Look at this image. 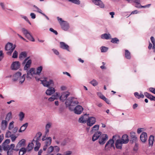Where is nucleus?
<instances>
[{
  "instance_id": "4d7b16f0",
  "label": "nucleus",
  "mask_w": 155,
  "mask_h": 155,
  "mask_svg": "<svg viewBox=\"0 0 155 155\" xmlns=\"http://www.w3.org/2000/svg\"><path fill=\"white\" fill-rule=\"evenodd\" d=\"M149 91L155 94V88L153 87H150L149 89Z\"/></svg>"
},
{
  "instance_id": "7ed1b4c3",
  "label": "nucleus",
  "mask_w": 155,
  "mask_h": 155,
  "mask_svg": "<svg viewBox=\"0 0 155 155\" xmlns=\"http://www.w3.org/2000/svg\"><path fill=\"white\" fill-rule=\"evenodd\" d=\"M57 19L63 30L65 31H68L69 30L70 27L69 23L68 21L64 20L59 17H57Z\"/></svg>"
},
{
  "instance_id": "c03bdc74",
  "label": "nucleus",
  "mask_w": 155,
  "mask_h": 155,
  "mask_svg": "<svg viewBox=\"0 0 155 155\" xmlns=\"http://www.w3.org/2000/svg\"><path fill=\"white\" fill-rule=\"evenodd\" d=\"M69 140L68 139H64L63 141L61 142V146H64L66 145L67 143L68 142Z\"/></svg>"
},
{
  "instance_id": "f8f14e48",
  "label": "nucleus",
  "mask_w": 155,
  "mask_h": 155,
  "mask_svg": "<svg viewBox=\"0 0 155 155\" xmlns=\"http://www.w3.org/2000/svg\"><path fill=\"white\" fill-rule=\"evenodd\" d=\"M83 110V108L81 106L78 105L75 107L73 110L75 114H80L82 113Z\"/></svg>"
},
{
  "instance_id": "864d4df0",
  "label": "nucleus",
  "mask_w": 155,
  "mask_h": 155,
  "mask_svg": "<svg viewBox=\"0 0 155 155\" xmlns=\"http://www.w3.org/2000/svg\"><path fill=\"white\" fill-rule=\"evenodd\" d=\"M135 144L134 146L133 150L134 151H137V150L138 149V144L136 142L135 143Z\"/></svg>"
},
{
  "instance_id": "4468645a",
  "label": "nucleus",
  "mask_w": 155,
  "mask_h": 155,
  "mask_svg": "<svg viewBox=\"0 0 155 155\" xmlns=\"http://www.w3.org/2000/svg\"><path fill=\"white\" fill-rule=\"evenodd\" d=\"M29 58V57H27L23 62V64H25V65L24 68H29L30 67L32 61L31 59L28 60Z\"/></svg>"
},
{
  "instance_id": "c9c22d12",
  "label": "nucleus",
  "mask_w": 155,
  "mask_h": 155,
  "mask_svg": "<svg viewBox=\"0 0 155 155\" xmlns=\"http://www.w3.org/2000/svg\"><path fill=\"white\" fill-rule=\"evenodd\" d=\"M33 7L34 8V11L41 14L42 12V10L37 6L34 5Z\"/></svg>"
},
{
  "instance_id": "c85d7f7f",
  "label": "nucleus",
  "mask_w": 155,
  "mask_h": 155,
  "mask_svg": "<svg viewBox=\"0 0 155 155\" xmlns=\"http://www.w3.org/2000/svg\"><path fill=\"white\" fill-rule=\"evenodd\" d=\"M28 125V123H26L23 124L20 127V129L18 130L19 133L22 132L24 131L26 129V128Z\"/></svg>"
},
{
  "instance_id": "cd10ccee",
  "label": "nucleus",
  "mask_w": 155,
  "mask_h": 155,
  "mask_svg": "<svg viewBox=\"0 0 155 155\" xmlns=\"http://www.w3.org/2000/svg\"><path fill=\"white\" fill-rule=\"evenodd\" d=\"M38 134L39 135V137L37 138L36 140H34V139L33 141V142L34 143H35L36 146H39L40 147L41 144L38 141L40 138L41 136V134L40 132L38 133Z\"/></svg>"
},
{
  "instance_id": "13d9d810",
  "label": "nucleus",
  "mask_w": 155,
  "mask_h": 155,
  "mask_svg": "<svg viewBox=\"0 0 155 155\" xmlns=\"http://www.w3.org/2000/svg\"><path fill=\"white\" fill-rule=\"evenodd\" d=\"M49 30L51 32H53L54 33L55 35H57L58 34V32L57 31L54 30L52 28H50L49 29Z\"/></svg>"
},
{
  "instance_id": "7c9ffc66",
  "label": "nucleus",
  "mask_w": 155,
  "mask_h": 155,
  "mask_svg": "<svg viewBox=\"0 0 155 155\" xmlns=\"http://www.w3.org/2000/svg\"><path fill=\"white\" fill-rule=\"evenodd\" d=\"M124 55L126 59H130L131 58V56L130 53L128 50H125Z\"/></svg>"
},
{
  "instance_id": "4be33fe9",
  "label": "nucleus",
  "mask_w": 155,
  "mask_h": 155,
  "mask_svg": "<svg viewBox=\"0 0 155 155\" xmlns=\"http://www.w3.org/2000/svg\"><path fill=\"white\" fill-rule=\"evenodd\" d=\"M101 37L103 39L109 40L111 39V35L109 33H104L101 35Z\"/></svg>"
},
{
  "instance_id": "09e8293b",
  "label": "nucleus",
  "mask_w": 155,
  "mask_h": 155,
  "mask_svg": "<svg viewBox=\"0 0 155 155\" xmlns=\"http://www.w3.org/2000/svg\"><path fill=\"white\" fill-rule=\"evenodd\" d=\"M18 56V52L16 51H15L13 54L12 57L13 58H17Z\"/></svg>"
},
{
  "instance_id": "e433bc0d",
  "label": "nucleus",
  "mask_w": 155,
  "mask_h": 155,
  "mask_svg": "<svg viewBox=\"0 0 155 155\" xmlns=\"http://www.w3.org/2000/svg\"><path fill=\"white\" fill-rule=\"evenodd\" d=\"M25 114L22 112H20L18 116L19 118V120L20 121H22L25 117Z\"/></svg>"
},
{
  "instance_id": "6ab92c4d",
  "label": "nucleus",
  "mask_w": 155,
  "mask_h": 155,
  "mask_svg": "<svg viewBox=\"0 0 155 155\" xmlns=\"http://www.w3.org/2000/svg\"><path fill=\"white\" fill-rule=\"evenodd\" d=\"M92 2L96 5L99 6L101 8H104V5L101 0H91Z\"/></svg>"
},
{
  "instance_id": "aec40b11",
  "label": "nucleus",
  "mask_w": 155,
  "mask_h": 155,
  "mask_svg": "<svg viewBox=\"0 0 155 155\" xmlns=\"http://www.w3.org/2000/svg\"><path fill=\"white\" fill-rule=\"evenodd\" d=\"M60 47L63 50H66L69 52L70 51L69 50V46L64 42H60Z\"/></svg>"
},
{
  "instance_id": "9b49d317",
  "label": "nucleus",
  "mask_w": 155,
  "mask_h": 155,
  "mask_svg": "<svg viewBox=\"0 0 155 155\" xmlns=\"http://www.w3.org/2000/svg\"><path fill=\"white\" fill-rule=\"evenodd\" d=\"M130 141L132 143L137 142L138 141V138L137 137L136 133L133 131H131L130 133Z\"/></svg>"
},
{
  "instance_id": "f3484780",
  "label": "nucleus",
  "mask_w": 155,
  "mask_h": 155,
  "mask_svg": "<svg viewBox=\"0 0 155 155\" xmlns=\"http://www.w3.org/2000/svg\"><path fill=\"white\" fill-rule=\"evenodd\" d=\"M140 139L143 143H145L147 139V133L145 132H143L140 135Z\"/></svg>"
},
{
  "instance_id": "0eeeda50",
  "label": "nucleus",
  "mask_w": 155,
  "mask_h": 155,
  "mask_svg": "<svg viewBox=\"0 0 155 155\" xmlns=\"http://www.w3.org/2000/svg\"><path fill=\"white\" fill-rule=\"evenodd\" d=\"M116 137L115 135L113 136V139H110L106 143L105 147V150L106 151L110 150L111 148H113L115 149V147L114 146V142L113 139Z\"/></svg>"
},
{
  "instance_id": "f704fd0d",
  "label": "nucleus",
  "mask_w": 155,
  "mask_h": 155,
  "mask_svg": "<svg viewBox=\"0 0 155 155\" xmlns=\"http://www.w3.org/2000/svg\"><path fill=\"white\" fill-rule=\"evenodd\" d=\"M134 95L138 99H140V98H143L144 97V95L142 94H140L137 92H135L134 93Z\"/></svg>"
},
{
  "instance_id": "2f4dec72",
  "label": "nucleus",
  "mask_w": 155,
  "mask_h": 155,
  "mask_svg": "<svg viewBox=\"0 0 155 155\" xmlns=\"http://www.w3.org/2000/svg\"><path fill=\"white\" fill-rule=\"evenodd\" d=\"M0 6L1 9L4 11H6L7 8L5 3L3 2H0Z\"/></svg>"
},
{
  "instance_id": "9d476101",
  "label": "nucleus",
  "mask_w": 155,
  "mask_h": 155,
  "mask_svg": "<svg viewBox=\"0 0 155 155\" xmlns=\"http://www.w3.org/2000/svg\"><path fill=\"white\" fill-rule=\"evenodd\" d=\"M96 121V118L94 117H88L87 122V124L88 126L91 127L92 126Z\"/></svg>"
},
{
  "instance_id": "423d86ee",
  "label": "nucleus",
  "mask_w": 155,
  "mask_h": 155,
  "mask_svg": "<svg viewBox=\"0 0 155 155\" xmlns=\"http://www.w3.org/2000/svg\"><path fill=\"white\" fill-rule=\"evenodd\" d=\"M16 47V45L15 44H13L11 42L7 43L5 47V50L8 51L7 52V54L9 55H11Z\"/></svg>"
},
{
  "instance_id": "a211bd4d",
  "label": "nucleus",
  "mask_w": 155,
  "mask_h": 155,
  "mask_svg": "<svg viewBox=\"0 0 155 155\" xmlns=\"http://www.w3.org/2000/svg\"><path fill=\"white\" fill-rule=\"evenodd\" d=\"M70 93L68 91L62 92L61 96L60 97V99L62 101H64L66 99L68 96H69Z\"/></svg>"
},
{
  "instance_id": "69168bd1",
  "label": "nucleus",
  "mask_w": 155,
  "mask_h": 155,
  "mask_svg": "<svg viewBox=\"0 0 155 155\" xmlns=\"http://www.w3.org/2000/svg\"><path fill=\"white\" fill-rule=\"evenodd\" d=\"M103 100L104 101H105L106 102V103H107V104H110V101L108 99H107L106 97H104V99H103Z\"/></svg>"
},
{
  "instance_id": "b1692460",
  "label": "nucleus",
  "mask_w": 155,
  "mask_h": 155,
  "mask_svg": "<svg viewBox=\"0 0 155 155\" xmlns=\"http://www.w3.org/2000/svg\"><path fill=\"white\" fill-rule=\"evenodd\" d=\"M8 125V122L6 120H2L1 123V128L3 130H5L7 128Z\"/></svg>"
},
{
  "instance_id": "473e14b6",
  "label": "nucleus",
  "mask_w": 155,
  "mask_h": 155,
  "mask_svg": "<svg viewBox=\"0 0 155 155\" xmlns=\"http://www.w3.org/2000/svg\"><path fill=\"white\" fill-rule=\"evenodd\" d=\"M19 150V155H23L27 151V149L25 147H22Z\"/></svg>"
},
{
  "instance_id": "f257e3e1",
  "label": "nucleus",
  "mask_w": 155,
  "mask_h": 155,
  "mask_svg": "<svg viewBox=\"0 0 155 155\" xmlns=\"http://www.w3.org/2000/svg\"><path fill=\"white\" fill-rule=\"evenodd\" d=\"M24 70H26L27 75V79L29 80L33 77H34L37 81H40L41 83L45 87H48V88L46 90V94L47 95L50 96L53 94L55 92V89L53 87H49L50 86H53L54 83L52 80H48L47 78H45L43 80H41L40 78H38L36 76H39L42 71V68H24Z\"/></svg>"
},
{
  "instance_id": "6e6d98bb",
  "label": "nucleus",
  "mask_w": 155,
  "mask_h": 155,
  "mask_svg": "<svg viewBox=\"0 0 155 155\" xmlns=\"http://www.w3.org/2000/svg\"><path fill=\"white\" fill-rule=\"evenodd\" d=\"M54 150L55 151L57 152H58L60 150V148L58 146H55L54 147Z\"/></svg>"
},
{
  "instance_id": "39448f33",
  "label": "nucleus",
  "mask_w": 155,
  "mask_h": 155,
  "mask_svg": "<svg viewBox=\"0 0 155 155\" xmlns=\"http://www.w3.org/2000/svg\"><path fill=\"white\" fill-rule=\"evenodd\" d=\"M79 104V102L77 99L74 97H69L67 99L65 102V104L67 107H69V109L71 110L73 109L71 107V106H74Z\"/></svg>"
},
{
  "instance_id": "774afa93",
  "label": "nucleus",
  "mask_w": 155,
  "mask_h": 155,
  "mask_svg": "<svg viewBox=\"0 0 155 155\" xmlns=\"http://www.w3.org/2000/svg\"><path fill=\"white\" fill-rule=\"evenodd\" d=\"M153 44V52H155V40L151 42Z\"/></svg>"
},
{
  "instance_id": "ea45409f",
  "label": "nucleus",
  "mask_w": 155,
  "mask_h": 155,
  "mask_svg": "<svg viewBox=\"0 0 155 155\" xmlns=\"http://www.w3.org/2000/svg\"><path fill=\"white\" fill-rule=\"evenodd\" d=\"M100 49L101 52H106L108 50V48L105 46H102L101 47Z\"/></svg>"
},
{
  "instance_id": "680f3d73",
  "label": "nucleus",
  "mask_w": 155,
  "mask_h": 155,
  "mask_svg": "<svg viewBox=\"0 0 155 155\" xmlns=\"http://www.w3.org/2000/svg\"><path fill=\"white\" fill-rule=\"evenodd\" d=\"M53 139L55 140V141L56 142V143L58 144L60 143V141L58 140V139H56L55 137L54 136L53 137Z\"/></svg>"
},
{
  "instance_id": "5701e85b",
  "label": "nucleus",
  "mask_w": 155,
  "mask_h": 155,
  "mask_svg": "<svg viewBox=\"0 0 155 155\" xmlns=\"http://www.w3.org/2000/svg\"><path fill=\"white\" fill-rule=\"evenodd\" d=\"M58 93L56 92L48 99V101L49 102H52L54 101L55 100L58 99Z\"/></svg>"
},
{
  "instance_id": "6e6552de",
  "label": "nucleus",
  "mask_w": 155,
  "mask_h": 155,
  "mask_svg": "<svg viewBox=\"0 0 155 155\" xmlns=\"http://www.w3.org/2000/svg\"><path fill=\"white\" fill-rule=\"evenodd\" d=\"M21 31L24 35L26 38L32 41H35L34 38L27 29L24 28H22L21 29Z\"/></svg>"
},
{
  "instance_id": "1a4fd4ad",
  "label": "nucleus",
  "mask_w": 155,
  "mask_h": 155,
  "mask_svg": "<svg viewBox=\"0 0 155 155\" xmlns=\"http://www.w3.org/2000/svg\"><path fill=\"white\" fill-rule=\"evenodd\" d=\"M108 136L105 134H102L99 138L98 142L101 145L104 144L107 140L108 139Z\"/></svg>"
},
{
  "instance_id": "412c9836",
  "label": "nucleus",
  "mask_w": 155,
  "mask_h": 155,
  "mask_svg": "<svg viewBox=\"0 0 155 155\" xmlns=\"http://www.w3.org/2000/svg\"><path fill=\"white\" fill-rule=\"evenodd\" d=\"M101 135V132L97 131L93 135L92 140L93 141H94L97 140Z\"/></svg>"
},
{
  "instance_id": "a878e982",
  "label": "nucleus",
  "mask_w": 155,
  "mask_h": 155,
  "mask_svg": "<svg viewBox=\"0 0 155 155\" xmlns=\"http://www.w3.org/2000/svg\"><path fill=\"white\" fill-rule=\"evenodd\" d=\"M20 63L18 61H15L12 62L11 68H20Z\"/></svg>"
},
{
  "instance_id": "0e129e2a",
  "label": "nucleus",
  "mask_w": 155,
  "mask_h": 155,
  "mask_svg": "<svg viewBox=\"0 0 155 155\" xmlns=\"http://www.w3.org/2000/svg\"><path fill=\"white\" fill-rule=\"evenodd\" d=\"M30 15L31 18L33 19H35L36 18V15L34 13H31L30 14Z\"/></svg>"
},
{
  "instance_id": "052dcab7",
  "label": "nucleus",
  "mask_w": 155,
  "mask_h": 155,
  "mask_svg": "<svg viewBox=\"0 0 155 155\" xmlns=\"http://www.w3.org/2000/svg\"><path fill=\"white\" fill-rule=\"evenodd\" d=\"M15 145L13 144H12L10 146H9V149H10V150H14V148L15 147Z\"/></svg>"
},
{
  "instance_id": "8fccbe9b",
  "label": "nucleus",
  "mask_w": 155,
  "mask_h": 155,
  "mask_svg": "<svg viewBox=\"0 0 155 155\" xmlns=\"http://www.w3.org/2000/svg\"><path fill=\"white\" fill-rule=\"evenodd\" d=\"M52 125V124L51 123L49 122L48 123L45 127V129H48L51 127V126Z\"/></svg>"
},
{
  "instance_id": "72a5a7b5",
  "label": "nucleus",
  "mask_w": 155,
  "mask_h": 155,
  "mask_svg": "<svg viewBox=\"0 0 155 155\" xmlns=\"http://www.w3.org/2000/svg\"><path fill=\"white\" fill-rule=\"evenodd\" d=\"M34 144L33 143H31L28 144L26 149L27 151L29 152L33 148Z\"/></svg>"
},
{
  "instance_id": "393cba45",
  "label": "nucleus",
  "mask_w": 155,
  "mask_h": 155,
  "mask_svg": "<svg viewBox=\"0 0 155 155\" xmlns=\"http://www.w3.org/2000/svg\"><path fill=\"white\" fill-rule=\"evenodd\" d=\"M144 94L147 97L150 99L151 101H155V97L153 96L147 92H145Z\"/></svg>"
},
{
  "instance_id": "37998d69",
  "label": "nucleus",
  "mask_w": 155,
  "mask_h": 155,
  "mask_svg": "<svg viewBox=\"0 0 155 155\" xmlns=\"http://www.w3.org/2000/svg\"><path fill=\"white\" fill-rule=\"evenodd\" d=\"M12 113L11 112L8 113L6 115L5 119L9 120L12 117Z\"/></svg>"
},
{
  "instance_id": "603ef678",
  "label": "nucleus",
  "mask_w": 155,
  "mask_h": 155,
  "mask_svg": "<svg viewBox=\"0 0 155 155\" xmlns=\"http://www.w3.org/2000/svg\"><path fill=\"white\" fill-rule=\"evenodd\" d=\"M54 150V147L52 146H51L48 149V153H51Z\"/></svg>"
},
{
  "instance_id": "f03ea898",
  "label": "nucleus",
  "mask_w": 155,
  "mask_h": 155,
  "mask_svg": "<svg viewBox=\"0 0 155 155\" xmlns=\"http://www.w3.org/2000/svg\"><path fill=\"white\" fill-rule=\"evenodd\" d=\"M26 75L24 74L22 75L21 73L18 71L16 73L12 76V80L14 82H19L20 84H22L24 81Z\"/></svg>"
},
{
  "instance_id": "de8ad7c7",
  "label": "nucleus",
  "mask_w": 155,
  "mask_h": 155,
  "mask_svg": "<svg viewBox=\"0 0 155 155\" xmlns=\"http://www.w3.org/2000/svg\"><path fill=\"white\" fill-rule=\"evenodd\" d=\"M14 122L12 121L10 122L9 125L8 129L9 130H11L14 128Z\"/></svg>"
},
{
  "instance_id": "20e7f679",
  "label": "nucleus",
  "mask_w": 155,
  "mask_h": 155,
  "mask_svg": "<svg viewBox=\"0 0 155 155\" xmlns=\"http://www.w3.org/2000/svg\"><path fill=\"white\" fill-rule=\"evenodd\" d=\"M129 141L128 136L125 134L123 135L120 139H117V149H121L122 144H127Z\"/></svg>"
},
{
  "instance_id": "58836bf2",
  "label": "nucleus",
  "mask_w": 155,
  "mask_h": 155,
  "mask_svg": "<svg viewBox=\"0 0 155 155\" xmlns=\"http://www.w3.org/2000/svg\"><path fill=\"white\" fill-rule=\"evenodd\" d=\"M69 2L73 3L79 5L81 3V1L79 0H68Z\"/></svg>"
},
{
  "instance_id": "5fc2aeb1",
  "label": "nucleus",
  "mask_w": 155,
  "mask_h": 155,
  "mask_svg": "<svg viewBox=\"0 0 155 155\" xmlns=\"http://www.w3.org/2000/svg\"><path fill=\"white\" fill-rule=\"evenodd\" d=\"M97 94L98 96L100 97V98L102 99L103 100V99L105 97V96H104L102 94L101 92H98L97 93Z\"/></svg>"
},
{
  "instance_id": "3c124183",
  "label": "nucleus",
  "mask_w": 155,
  "mask_h": 155,
  "mask_svg": "<svg viewBox=\"0 0 155 155\" xmlns=\"http://www.w3.org/2000/svg\"><path fill=\"white\" fill-rule=\"evenodd\" d=\"M17 137V136H16L15 134H12V136L10 137L12 141V142L14 141L15 140Z\"/></svg>"
},
{
  "instance_id": "a18cd8bd",
  "label": "nucleus",
  "mask_w": 155,
  "mask_h": 155,
  "mask_svg": "<svg viewBox=\"0 0 155 155\" xmlns=\"http://www.w3.org/2000/svg\"><path fill=\"white\" fill-rule=\"evenodd\" d=\"M12 134L11 133V132L8 131V130L6 132L5 135V137L6 138H9L10 137H11L12 136Z\"/></svg>"
},
{
  "instance_id": "bf43d9fd",
  "label": "nucleus",
  "mask_w": 155,
  "mask_h": 155,
  "mask_svg": "<svg viewBox=\"0 0 155 155\" xmlns=\"http://www.w3.org/2000/svg\"><path fill=\"white\" fill-rule=\"evenodd\" d=\"M4 57L2 51H0V61H1Z\"/></svg>"
},
{
  "instance_id": "338daca9",
  "label": "nucleus",
  "mask_w": 155,
  "mask_h": 155,
  "mask_svg": "<svg viewBox=\"0 0 155 155\" xmlns=\"http://www.w3.org/2000/svg\"><path fill=\"white\" fill-rule=\"evenodd\" d=\"M153 44V52H155V40L151 42Z\"/></svg>"
},
{
  "instance_id": "e2e57ef3",
  "label": "nucleus",
  "mask_w": 155,
  "mask_h": 155,
  "mask_svg": "<svg viewBox=\"0 0 155 155\" xmlns=\"http://www.w3.org/2000/svg\"><path fill=\"white\" fill-rule=\"evenodd\" d=\"M13 151L12 150H10V149H8L7 152V155H12L13 153Z\"/></svg>"
},
{
  "instance_id": "bb28decb",
  "label": "nucleus",
  "mask_w": 155,
  "mask_h": 155,
  "mask_svg": "<svg viewBox=\"0 0 155 155\" xmlns=\"http://www.w3.org/2000/svg\"><path fill=\"white\" fill-rule=\"evenodd\" d=\"M134 2L135 3V6L137 8H146L147 7V6H141L140 4V0H134Z\"/></svg>"
},
{
  "instance_id": "49530a36",
  "label": "nucleus",
  "mask_w": 155,
  "mask_h": 155,
  "mask_svg": "<svg viewBox=\"0 0 155 155\" xmlns=\"http://www.w3.org/2000/svg\"><path fill=\"white\" fill-rule=\"evenodd\" d=\"M21 17L25 19L26 21H27L30 25H31V22L28 20V18L26 16L23 15H21Z\"/></svg>"
},
{
  "instance_id": "79ce46f5",
  "label": "nucleus",
  "mask_w": 155,
  "mask_h": 155,
  "mask_svg": "<svg viewBox=\"0 0 155 155\" xmlns=\"http://www.w3.org/2000/svg\"><path fill=\"white\" fill-rule=\"evenodd\" d=\"M90 83L94 86H95L98 84L97 81L95 79H93L90 82Z\"/></svg>"
},
{
  "instance_id": "4c0bfd02",
  "label": "nucleus",
  "mask_w": 155,
  "mask_h": 155,
  "mask_svg": "<svg viewBox=\"0 0 155 155\" xmlns=\"http://www.w3.org/2000/svg\"><path fill=\"white\" fill-rule=\"evenodd\" d=\"M27 55V53L26 52L23 51L21 52L19 56V58L20 59L22 58H25L26 57Z\"/></svg>"
},
{
  "instance_id": "ddd939ff",
  "label": "nucleus",
  "mask_w": 155,
  "mask_h": 155,
  "mask_svg": "<svg viewBox=\"0 0 155 155\" xmlns=\"http://www.w3.org/2000/svg\"><path fill=\"white\" fill-rule=\"evenodd\" d=\"M89 114H85L82 115L79 119L78 122L81 123L85 124L87 123Z\"/></svg>"
},
{
  "instance_id": "a19ab883",
  "label": "nucleus",
  "mask_w": 155,
  "mask_h": 155,
  "mask_svg": "<svg viewBox=\"0 0 155 155\" xmlns=\"http://www.w3.org/2000/svg\"><path fill=\"white\" fill-rule=\"evenodd\" d=\"M99 128V125H95L92 127L91 132H93L94 131L97 130H98Z\"/></svg>"
},
{
  "instance_id": "dca6fc26",
  "label": "nucleus",
  "mask_w": 155,
  "mask_h": 155,
  "mask_svg": "<svg viewBox=\"0 0 155 155\" xmlns=\"http://www.w3.org/2000/svg\"><path fill=\"white\" fill-rule=\"evenodd\" d=\"M25 142V140L24 139L19 141L16 145V147L14 149L15 151H18L22 146H24Z\"/></svg>"
},
{
  "instance_id": "2eb2a0df",
  "label": "nucleus",
  "mask_w": 155,
  "mask_h": 155,
  "mask_svg": "<svg viewBox=\"0 0 155 155\" xmlns=\"http://www.w3.org/2000/svg\"><path fill=\"white\" fill-rule=\"evenodd\" d=\"M45 141V145L43 148L44 151L46 150L47 147L51 145L52 141L51 138L50 137H47V139Z\"/></svg>"
},
{
  "instance_id": "c756f323",
  "label": "nucleus",
  "mask_w": 155,
  "mask_h": 155,
  "mask_svg": "<svg viewBox=\"0 0 155 155\" xmlns=\"http://www.w3.org/2000/svg\"><path fill=\"white\" fill-rule=\"evenodd\" d=\"M154 137L153 135H151L148 139L149 145V146H152L154 141Z\"/></svg>"
}]
</instances>
